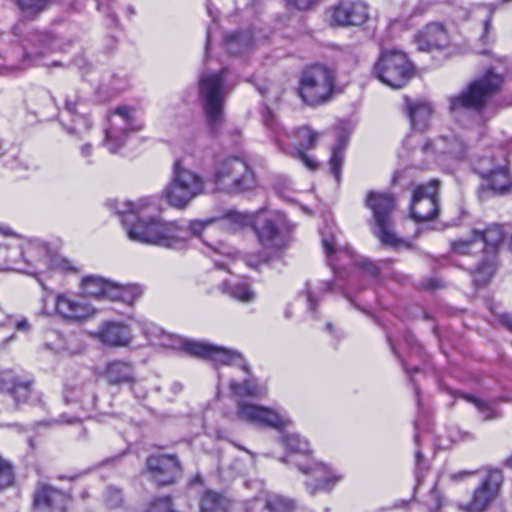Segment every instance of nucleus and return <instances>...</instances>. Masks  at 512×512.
Here are the masks:
<instances>
[{
  "instance_id": "nucleus-31",
  "label": "nucleus",
  "mask_w": 512,
  "mask_h": 512,
  "mask_svg": "<svg viewBox=\"0 0 512 512\" xmlns=\"http://www.w3.org/2000/svg\"><path fill=\"white\" fill-rule=\"evenodd\" d=\"M282 443L287 450H289V454L287 455V459L285 460L288 463L295 464L299 467V463L296 461L297 455H309L310 446L306 439L301 437L299 434H286L282 437Z\"/></svg>"
},
{
  "instance_id": "nucleus-41",
  "label": "nucleus",
  "mask_w": 512,
  "mask_h": 512,
  "mask_svg": "<svg viewBox=\"0 0 512 512\" xmlns=\"http://www.w3.org/2000/svg\"><path fill=\"white\" fill-rule=\"evenodd\" d=\"M479 245L477 238L474 236V230L469 238H461L452 242V250L461 255L469 254L475 246Z\"/></svg>"
},
{
  "instance_id": "nucleus-32",
  "label": "nucleus",
  "mask_w": 512,
  "mask_h": 512,
  "mask_svg": "<svg viewBox=\"0 0 512 512\" xmlns=\"http://www.w3.org/2000/svg\"><path fill=\"white\" fill-rule=\"evenodd\" d=\"M200 512H231V501L214 491H206L200 500Z\"/></svg>"
},
{
  "instance_id": "nucleus-9",
  "label": "nucleus",
  "mask_w": 512,
  "mask_h": 512,
  "mask_svg": "<svg viewBox=\"0 0 512 512\" xmlns=\"http://www.w3.org/2000/svg\"><path fill=\"white\" fill-rule=\"evenodd\" d=\"M413 74L414 67L407 55L398 50L383 51L373 67V75L393 89L404 87Z\"/></svg>"
},
{
  "instance_id": "nucleus-18",
  "label": "nucleus",
  "mask_w": 512,
  "mask_h": 512,
  "mask_svg": "<svg viewBox=\"0 0 512 512\" xmlns=\"http://www.w3.org/2000/svg\"><path fill=\"white\" fill-rule=\"evenodd\" d=\"M150 478L158 485H171L181 473L178 459L173 455L151 456L146 462Z\"/></svg>"
},
{
  "instance_id": "nucleus-16",
  "label": "nucleus",
  "mask_w": 512,
  "mask_h": 512,
  "mask_svg": "<svg viewBox=\"0 0 512 512\" xmlns=\"http://www.w3.org/2000/svg\"><path fill=\"white\" fill-rule=\"evenodd\" d=\"M367 19L368 7L361 1L341 0L327 11V21L335 27L361 25Z\"/></svg>"
},
{
  "instance_id": "nucleus-46",
  "label": "nucleus",
  "mask_w": 512,
  "mask_h": 512,
  "mask_svg": "<svg viewBox=\"0 0 512 512\" xmlns=\"http://www.w3.org/2000/svg\"><path fill=\"white\" fill-rule=\"evenodd\" d=\"M225 220H227L229 223L238 226V227H244L247 225L252 224L253 218L251 215L238 212V211H228L225 216Z\"/></svg>"
},
{
  "instance_id": "nucleus-49",
  "label": "nucleus",
  "mask_w": 512,
  "mask_h": 512,
  "mask_svg": "<svg viewBox=\"0 0 512 512\" xmlns=\"http://www.w3.org/2000/svg\"><path fill=\"white\" fill-rule=\"evenodd\" d=\"M465 152V144L458 138H453L449 141L448 153L455 157H462Z\"/></svg>"
},
{
  "instance_id": "nucleus-17",
  "label": "nucleus",
  "mask_w": 512,
  "mask_h": 512,
  "mask_svg": "<svg viewBox=\"0 0 512 512\" xmlns=\"http://www.w3.org/2000/svg\"><path fill=\"white\" fill-rule=\"evenodd\" d=\"M55 312L64 321L81 323L96 314V309L85 301H78L67 293L57 294L55 298Z\"/></svg>"
},
{
  "instance_id": "nucleus-13",
  "label": "nucleus",
  "mask_w": 512,
  "mask_h": 512,
  "mask_svg": "<svg viewBox=\"0 0 512 512\" xmlns=\"http://www.w3.org/2000/svg\"><path fill=\"white\" fill-rule=\"evenodd\" d=\"M235 416L240 421L277 430H283L292 423L287 416L273 409L245 400L237 401Z\"/></svg>"
},
{
  "instance_id": "nucleus-30",
  "label": "nucleus",
  "mask_w": 512,
  "mask_h": 512,
  "mask_svg": "<svg viewBox=\"0 0 512 512\" xmlns=\"http://www.w3.org/2000/svg\"><path fill=\"white\" fill-rule=\"evenodd\" d=\"M112 282L98 276H86L81 280V289L85 296L95 299H109Z\"/></svg>"
},
{
  "instance_id": "nucleus-22",
  "label": "nucleus",
  "mask_w": 512,
  "mask_h": 512,
  "mask_svg": "<svg viewBox=\"0 0 512 512\" xmlns=\"http://www.w3.org/2000/svg\"><path fill=\"white\" fill-rule=\"evenodd\" d=\"M318 139L319 133L308 126L299 127L295 131V157L310 170H315L318 164L312 156L307 154V151L316 147Z\"/></svg>"
},
{
  "instance_id": "nucleus-55",
  "label": "nucleus",
  "mask_w": 512,
  "mask_h": 512,
  "mask_svg": "<svg viewBox=\"0 0 512 512\" xmlns=\"http://www.w3.org/2000/svg\"><path fill=\"white\" fill-rule=\"evenodd\" d=\"M59 422L64 423V424L73 425V424H76L79 422V418H76V417L68 418L66 415H61Z\"/></svg>"
},
{
  "instance_id": "nucleus-2",
  "label": "nucleus",
  "mask_w": 512,
  "mask_h": 512,
  "mask_svg": "<svg viewBox=\"0 0 512 512\" xmlns=\"http://www.w3.org/2000/svg\"><path fill=\"white\" fill-rule=\"evenodd\" d=\"M143 334L154 345L172 349H183L192 356L208 359L215 364L236 365L243 363L242 355L235 350L215 346L207 342L183 339L164 331L154 324L144 326Z\"/></svg>"
},
{
  "instance_id": "nucleus-62",
  "label": "nucleus",
  "mask_w": 512,
  "mask_h": 512,
  "mask_svg": "<svg viewBox=\"0 0 512 512\" xmlns=\"http://www.w3.org/2000/svg\"><path fill=\"white\" fill-rule=\"evenodd\" d=\"M308 301H309L310 309H314V299L310 293L308 294Z\"/></svg>"
},
{
  "instance_id": "nucleus-52",
  "label": "nucleus",
  "mask_w": 512,
  "mask_h": 512,
  "mask_svg": "<svg viewBox=\"0 0 512 512\" xmlns=\"http://www.w3.org/2000/svg\"><path fill=\"white\" fill-rule=\"evenodd\" d=\"M92 154H93V147L90 143H85V144L81 145L80 155L82 158H84L86 160V163L88 165L93 164Z\"/></svg>"
},
{
  "instance_id": "nucleus-7",
  "label": "nucleus",
  "mask_w": 512,
  "mask_h": 512,
  "mask_svg": "<svg viewBox=\"0 0 512 512\" xmlns=\"http://www.w3.org/2000/svg\"><path fill=\"white\" fill-rule=\"evenodd\" d=\"M4 250L7 251L4 264L6 270L30 273L24 265L42 260L44 263H49L53 270L69 272L74 269L71 262L62 256L49 257L46 245L39 242L29 241L24 246H12Z\"/></svg>"
},
{
  "instance_id": "nucleus-61",
  "label": "nucleus",
  "mask_w": 512,
  "mask_h": 512,
  "mask_svg": "<svg viewBox=\"0 0 512 512\" xmlns=\"http://www.w3.org/2000/svg\"><path fill=\"white\" fill-rule=\"evenodd\" d=\"M503 465L512 470V454L504 460Z\"/></svg>"
},
{
  "instance_id": "nucleus-51",
  "label": "nucleus",
  "mask_w": 512,
  "mask_h": 512,
  "mask_svg": "<svg viewBox=\"0 0 512 512\" xmlns=\"http://www.w3.org/2000/svg\"><path fill=\"white\" fill-rule=\"evenodd\" d=\"M288 5L294 6L300 10H306L311 8L317 0H285Z\"/></svg>"
},
{
  "instance_id": "nucleus-27",
  "label": "nucleus",
  "mask_w": 512,
  "mask_h": 512,
  "mask_svg": "<svg viewBox=\"0 0 512 512\" xmlns=\"http://www.w3.org/2000/svg\"><path fill=\"white\" fill-rule=\"evenodd\" d=\"M476 172L483 178L487 179L489 188L496 192L502 193L506 191L511 185L510 175L504 167L498 169H490L480 162L477 165Z\"/></svg>"
},
{
  "instance_id": "nucleus-39",
  "label": "nucleus",
  "mask_w": 512,
  "mask_h": 512,
  "mask_svg": "<svg viewBox=\"0 0 512 512\" xmlns=\"http://www.w3.org/2000/svg\"><path fill=\"white\" fill-rule=\"evenodd\" d=\"M48 0H16L24 16L31 17L43 11Z\"/></svg>"
},
{
  "instance_id": "nucleus-63",
  "label": "nucleus",
  "mask_w": 512,
  "mask_h": 512,
  "mask_svg": "<svg viewBox=\"0 0 512 512\" xmlns=\"http://www.w3.org/2000/svg\"><path fill=\"white\" fill-rule=\"evenodd\" d=\"M415 456H416L417 462H420V460L422 459V453L420 451H417Z\"/></svg>"
},
{
  "instance_id": "nucleus-50",
  "label": "nucleus",
  "mask_w": 512,
  "mask_h": 512,
  "mask_svg": "<svg viewBox=\"0 0 512 512\" xmlns=\"http://www.w3.org/2000/svg\"><path fill=\"white\" fill-rule=\"evenodd\" d=\"M421 155H427L429 157H432L434 155L433 146L430 142H423L421 147L413 150V159H416Z\"/></svg>"
},
{
  "instance_id": "nucleus-3",
  "label": "nucleus",
  "mask_w": 512,
  "mask_h": 512,
  "mask_svg": "<svg viewBox=\"0 0 512 512\" xmlns=\"http://www.w3.org/2000/svg\"><path fill=\"white\" fill-rule=\"evenodd\" d=\"M206 193V179L191 169L185 159L173 162L170 179L161 191V197L175 209H186L196 198Z\"/></svg>"
},
{
  "instance_id": "nucleus-14",
  "label": "nucleus",
  "mask_w": 512,
  "mask_h": 512,
  "mask_svg": "<svg viewBox=\"0 0 512 512\" xmlns=\"http://www.w3.org/2000/svg\"><path fill=\"white\" fill-rule=\"evenodd\" d=\"M504 231L499 224H491L483 231L474 229V236L477 238L478 243L485 244L487 252L491 257L484 260L478 265L475 270V281L480 284H485L492 277L496 269L495 253L499 245L503 242Z\"/></svg>"
},
{
  "instance_id": "nucleus-56",
  "label": "nucleus",
  "mask_w": 512,
  "mask_h": 512,
  "mask_svg": "<svg viewBox=\"0 0 512 512\" xmlns=\"http://www.w3.org/2000/svg\"><path fill=\"white\" fill-rule=\"evenodd\" d=\"M416 142H423L422 140V136L421 135H410L406 140H405V145H411L413 143H416Z\"/></svg>"
},
{
  "instance_id": "nucleus-36",
  "label": "nucleus",
  "mask_w": 512,
  "mask_h": 512,
  "mask_svg": "<svg viewBox=\"0 0 512 512\" xmlns=\"http://www.w3.org/2000/svg\"><path fill=\"white\" fill-rule=\"evenodd\" d=\"M230 389L236 397H260L266 394V388L263 385L258 384L255 380L248 379L243 383L232 381L230 383Z\"/></svg>"
},
{
  "instance_id": "nucleus-57",
  "label": "nucleus",
  "mask_w": 512,
  "mask_h": 512,
  "mask_svg": "<svg viewBox=\"0 0 512 512\" xmlns=\"http://www.w3.org/2000/svg\"><path fill=\"white\" fill-rule=\"evenodd\" d=\"M501 321L509 330L512 331V316H510V315H503L501 317Z\"/></svg>"
},
{
  "instance_id": "nucleus-34",
  "label": "nucleus",
  "mask_w": 512,
  "mask_h": 512,
  "mask_svg": "<svg viewBox=\"0 0 512 512\" xmlns=\"http://www.w3.org/2000/svg\"><path fill=\"white\" fill-rule=\"evenodd\" d=\"M106 378L111 384L128 383L133 380V369L128 363L114 361L106 368Z\"/></svg>"
},
{
  "instance_id": "nucleus-11",
  "label": "nucleus",
  "mask_w": 512,
  "mask_h": 512,
  "mask_svg": "<svg viewBox=\"0 0 512 512\" xmlns=\"http://www.w3.org/2000/svg\"><path fill=\"white\" fill-rule=\"evenodd\" d=\"M504 482L501 469L489 467L485 470L471 500L461 508L467 512L485 511L500 495Z\"/></svg>"
},
{
  "instance_id": "nucleus-64",
  "label": "nucleus",
  "mask_w": 512,
  "mask_h": 512,
  "mask_svg": "<svg viewBox=\"0 0 512 512\" xmlns=\"http://www.w3.org/2000/svg\"><path fill=\"white\" fill-rule=\"evenodd\" d=\"M1 232L4 234V235H11V231L9 229H2Z\"/></svg>"
},
{
  "instance_id": "nucleus-59",
  "label": "nucleus",
  "mask_w": 512,
  "mask_h": 512,
  "mask_svg": "<svg viewBox=\"0 0 512 512\" xmlns=\"http://www.w3.org/2000/svg\"><path fill=\"white\" fill-rule=\"evenodd\" d=\"M76 106H77V103H76V102H73V101H70V100H67V101H66V109H67L70 113L74 114V113H76V112H77V110H76Z\"/></svg>"
},
{
  "instance_id": "nucleus-6",
  "label": "nucleus",
  "mask_w": 512,
  "mask_h": 512,
  "mask_svg": "<svg viewBox=\"0 0 512 512\" xmlns=\"http://www.w3.org/2000/svg\"><path fill=\"white\" fill-rule=\"evenodd\" d=\"M501 84V76L488 71L482 77L471 82L459 94L449 97V111L454 116H458L462 112L479 114L491 95L499 90Z\"/></svg>"
},
{
  "instance_id": "nucleus-1",
  "label": "nucleus",
  "mask_w": 512,
  "mask_h": 512,
  "mask_svg": "<svg viewBox=\"0 0 512 512\" xmlns=\"http://www.w3.org/2000/svg\"><path fill=\"white\" fill-rule=\"evenodd\" d=\"M156 210L150 197L136 201L126 200L118 203L117 211L130 240L165 248L180 249L186 247L185 231L176 222H167L149 215Z\"/></svg>"
},
{
  "instance_id": "nucleus-19",
  "label": "nucleus",
  "mask_w": 512,
  "mask_h": 512,
  "mask_svg": "<svg viewBox=\"0 0 512 512\" xmlns=\"http://www.w3.org/2000/svg\"><path fill=\"white\" fill-rule=\"evenodd\" d=\"M299 470L314 478V484L307 483V486L311 490V494H314L317 490L330 491L344 477L338 470L316 461H310L308 464L299 465Z\"/></svg>"
},
{
  "instance_id": "nucleus-21",
  "label": "nucleus",
  "mask_w": 512,
  "mask_h": 512,
  "mask_svg": "<svg viewBox=\"0 0 512 512\" xmlns=\"http://www.w3.org/2000/svg\"><path fill=\"white\" fill-rule=\"evenodd\" d=\"M71 498L50 485H41L35 493L34 505L39 512H66Z\"/></svg>"
},
{
  "instance_id": "nucleus-48",
  "label": "nucleus",
  "mask_w": 512,
  "mask_h": 512,
  "mask_svg": "<svg viewBox=\"0 0 512 512\" xmlns=\"http://www.w3.org/2000/svg\"><path fill=\"white\" fill-rule=\"evenodd\" d=\"M105 501L110 508H117L123 502L122 493L115 487H109L106 491Z\"/></svg>"
},
{
  "instance_id": "nucleus-38",
  "label": "nucleus",
  "mask_w": 512,
  "mask_h": 512,
  "mask_svg": "<svg viewBox=\"0 0 512 512\" xmlns=\"http://www.w3.org/2000/svg\"><path fill=\"white\" fill-rule=\"evenodd\" d=\"M221 290L224 293H229L234 299L244 303L251 302L255 298V293L245 282H235L233 284L224 282L221 285Z\"/></svg>"
},
{
  "instance_id": "nucleus-4",
  "label": "nucleus",
  "mask_w": 512,
  "mask_h": 512,
  "mask_svg": "<svg viewBox=\"0 0 512 512\" xmlns=\"http://www.w3.org/2000/svg\"><path fill=\"white\" fill-rule=\"evenodd\" d=\"M213 191L225 195H239L257 187V178L249 164L241 157L218 159L209 178Z\"/></svg>"
},
{
  "instance_id": "nucleus-20",
  "label": "nucleus",
  "mask_w": 512,
  "mask_h": 512,
  "mask_svg": "<svg viewBox=\"0 0 512 512\" xmlns=\"http://www.w3.org/2000/svg\"><path fill=\"white\" fill-rule=\"evenodd\" d=\"M33 380L13 370L0 372V391L13 398L16 403H26L32 394Z\"/></svg>"
},
{
  "instance_id": "nucleus-43",
  "label": "nucleus",
  "mask_w": 512,
  "mask_h": 512,
  "mask_svg": "<svg viewBox=\"0 0 512 512\" xmlns=\"http://www.w3.org/2000/svg\"><path fill=\"white\" fill-rule=\"evenodd\" d=\"M263 121L265 126L275 133V141L278 143L279 146H281L283 144V141L281 139L283 128L278 124L274 114L270 110L266 109L264 111Z\"/></svg>"
},
{
  "instance_id": "nucleus-60",
  "label": "nucleus",
  "mask_w": 512,
  "mask_h": 512,
  "mask_svg": "<svg viewBox=\"0 0 512 512\" xmlns=\"http://www.w3.org/2000/svg\"><path fill=\"white\" fill-rule=\"evenodd\" d=\"M265 259H259L257 261L247 260V264L253 268H256L260 263L264 262Z\"/></svg>"
},
{
  "instance_id": "nucleus-44",
  "label": "nucleus",
  "mask_w": 512,
  "mask_h": 512,
  "mask_svg": "<svg viewBox=\"0 0 512 512\" xmlns=\"http://www.w3.org/2000/svg\"><path fill=\"white\" fill-rule=\"evenodd\" d=\"M146 512H178L174 509L172 499L169 496L154 499Z\"/></svg>"
},
{
  "instance_id": "nucleus-58",
  "label": "nucleus",
  "mask_w": 512,
  "mask_h": 512,
  "mask_svg": "<svg viewBox=\"0 0 512 512\" xmlns=\"http://www.w3.org/2000/svg\"><path fill=\"white\" fill-rule=\"evenodd\" d=\"M16 327L18 330H28L29 323L26 319H22L16 323Z\"/></svg>"
},
{
  "instance_id": "nucleus-47",
  "label": "nucleus",
  "mask_w": 512,
  "mask_h": 512,
  "mask_svg": "<svg viewBox=\"0 0 512 512\" xmlns=\"http://www.w3.org/2000/svg\"><path fill=\"white\" fill-rule=\"evenodd\" d=\"M344 155L340 149H334L330 159L331 173L337 181L340 180L341 167L343 164Z\"/></svg>"
},
{
  "instance_id": "nucleus-8",
  "label": "nucleus",
  "mask_w": 512,
  "mask_h": 512,
  "mask_svg": "<svg viewBox=\"0 0 512 512\" xmlns=\"http://www.w3.org/2000/svg\"><path fill=\"white\" fill-rule=\"evenodd\" d=\"M226 70L219 73L204 74L199 79V97L211 131L216 132L224 121V100L226 90L224 76Z\"/></svg>"
},
{
  "instance_id": "nucleus-10",
  "label": "nucleus",
  "mask_w": 512,
  "mask_h": 512,
  "mask_svg": "<svg viewBox=\"0 0 512 512\" xmlns=\"http://www.w3.org/2000/svg\"><path fill=\"white\" fill-rule=\"evenodd\" d=\"M366 205L373 212L375 223L374 234L384 245L398 246L400 240L391 230V213L395 208V199L391 194L369 192Z\"/></svg>"
},
{
  "instance_id": "nucleus-23",
  "label": "nucleus",
  "mask_w": 512,
  "mask_h": 512,
  "mask_svg": "<svg viewBox=\"0 0 512 512\" xmlns=\"http://www.w3.org/2000/svg\"><path fill=\"white\" fill-rule=\"evenodd\" d=\"M418 48L422 51L446 48L450 37L446 28L440 23H430L415 36Z\"/></svg>"
},
{
  "instance_id": "nucleus-45",
  "label": "nucleus",
  "mask_w": 512,
  "mask_h": 512,
  "mask_svg": "<svg viewBox=\"0 0 512 512\" xmlns=\"http://www.w3.org/2000/svg\"><path fill=\"white\" fill-rule=\"evenodd\" d=\"M14 479L12 466L0 457V490L12 485Z\"/></svg>"
},
{
  "instance_id": "nucleus-37",
  "label": "nucleus",
  "mask_w": 512,
  "mask_h": 512,
  "mask_svg": "<svg viewBox=\"0 0 512 512\" xmlns=\"http://www.w3.org/2000/svg\"><path fill=\"white\" fill-rule=\"evenodd\" d=\"M252 46V38L248 33H232L225 38V47L232 55L248 51Z\"/></svg>"
},
{
  "instance_id": "nucleus-26",
  "label": "nucleus",
  "mask_w": 512,
  "mask_h": 512,
  "mask_svg": "<svg viewBox=\"0 0 512 512\" xmlns=\"http://www.w3.org/2000/svg\"><path fill=\"white\" fill-rule=\"evenodd\" d=\"M216 218H206L204 220H191L188 224L187 229L182 228L185 231V237L190 233L192 236L201 238L202 241L209 247L211 252L219 253L225 256H231L232 252L229 247L224 244L218 242L217 244L210 243L207 239L204 238L205 230L210 227L212 224L216 222ZM188 242V238H186V243Z\"/></svg>"
},
{
  "instance_id": "nucleus-33",
  "label": "nucleus",
  "mask_w": 512,
  "mask_h": 512,
  "mask_svg": "<svg viewBox=\"0 0 512 512\" xmlns=\"http://www.w3.org/2000/svg\"><path fill=\"white\" fill-rule=\"evenodd\" d=\"M142 293L143 289L139 285L131 284L123 286L112 282L109 299L132 305Z\"/></svg>"
},
{
  "instance_id": "nucleus-29",
  "label": "nucleus",
  "mask_w": 512,
  "mask_h": 512,
  "mask_svg": "<svg viewBox=\"0 0 512 512\" xmlns=\"http://www.w3.org/2000/svg\"><path fill=\"white\" fill-rule=\"evenodd\" d=\"M283 217L280 214L266 217L261 226L256 228L258 237L264 246H276L274 241L277 239L280 229L283 225Z\"/></svg>"
},
{
  "instance_id": "nucleus-54",
  "label": "nucleus",
  "mask_w": 512,
  "mask_h": 512,
  "mask_svg": "<svg viewBox=\"0 0 512 512\" xmlns=\"http://www.w3.org/2000/svg\"><path fill=\"white\" fill-rule=\"evenodd\" d=\"M480 162H482V163H483V165H484L485 167L490 168V169H498V168L500 167V166H496V165L494 164V160H493V158H490V157H483V158L479 159V160L476 162V164H475V168H474L475 170H476V168H477V165H478Z\"/></svg>"
},
{
  "instance_id": "nucleus-35",
  "label": "nucleus",
  "mask_w": 512,
  "mask_h": 512,
  "mask_svg": "<svg viewBox=\"0 0 512 512\" xmlns=\"http://www.w3.org/2000/svg\"><path fill=\"white\" fill-rule=\"evenodd\" d=\"M322 246L326 255L329 266L335 269L336 262L342 256L352 257V252L347 247H339L335 235L322 237Z\"/></svg>"
},
{
  "instance_id": "nucleus-53",
  "label": "nucleus",
  "mask_w": 512,
  "mask_h": 512,
  "mask_svg": "<svg viewBox=\"0 0 512 512\" xmlns=\"http://www.w3.org/2000/svg\"><path fill=\"white\" fill-rule=\"evenodd\" d=\"M362 266L371 275L376 276L378 274V267L373 262L365 260L362 262Z\"/></svg>"
},
{
  "instance_id": "nucleus-12",
  "label": "nucleus",
  "mask_w": 512,
  "mask_h": 512,
  "mask_svg": "<svg viewBox=\"0 0 512 512\" xmlns=\"http://www.w3.org/2000/svg\"><path fill=\"white\" fill-rule=\"evenodd\" d=\"M142 127V122L135 117L132 108L118 107L110 118V127L105 130L103 144L110 152L116 153L123 145L127 133L140 130Z\"/></svg>"
},
{
  "instance_id": "nucleus-15",
  "label": "nucleus",
  "mask_w": 512,
  "mask_h": 512,
  "mask_svg": "<svg viewBox=\"0 0 512 512\" xmlns=\"http://www.w3.org/2000/svg\"><path fill=\"white\" fill-rule=\"evenodd\" d=\"M439 182L436 179L414 188L411 200V217L417 221L433 219L438 213L437 192Z\"/></svg>"
},
{
  "instance_id": "nucleus-24",
  "label": "nucleus",
  "mask_w": 512,
  "mask_h": 512,
  "mask_svg": "<svg viewBox=\"0 0 512 512\" xmlns=\"http://www.w3.org/2000/svg\"><path fill=\"white\" fill-rule=\"evenodd\" d=\"M96 337L101 343L111 347H126L133 340L130 327L122 322L104 323Z\"/></svg>"
},
{
  "instance_id": "nucleus-28",
  "label": "nucleus",
  "mask_w": 512,
  "mask_h": 512,
  "mask_svg": "<svg viewBox=\"0 0 512 512\" xmlns=\"http://www.w3.org/2000/svg\"><path fill=\"white\" fill-rule=\"evenodd\" d=\"M405 106L413 128L422 129L428 125L432 115L430 103L423 100L412 101L406 97Z\"/></svg>"
},
{
  "instance_id": "nucleus-25",
  "label": "nucleus",
  "mask_w": 512,
  "mask_h": 512,
  "mask_svg": "<svg viewBox=\"0 0 512 512\" xmlns=\"http://www.w3.org/2000/svg\"><path fill=\"white\" fill-rule=\"evenodd\" d=\"M253 485L258 491L259 495L255 500H262L265 503V508L269 512H294L295 505L291 499L275 493H264L263 482L260 480L247 481L246 486Z\"/></svg>"
},
{
  "instance_id": "nucleus-42",
  "label": "nucleus",
  "mask_w": 512,
  "mask_h": 512,
  "mask_svg": "<svg viewBox=\"0 0 512 512\" xmlns=\"http://www.w3.org/2000/svg\"><path fill=\"white\" fill-rule=\"evenodd\" d=\"M473 13L476 19H483L484 34L482 36V39H484L486 38L490 28V21L494 13V8L492 7V5H479L475 8Z\"/></svg>"
},
{
  "instance_id": "nucleus-5",
  "label": "nucleus",
  "mask_w": 512,
  "mask_h": 512,
  "mask_svg": "<svg viewBox=\"0 0 512 512\" xmlns=\"http://www.w3.org/2000/svg\"><path fill=\"white\" fill-rule=\"evenodd\" d=\"M335 87V71L325 65L316 64L302 71L297 93L305 104L318 106L332 98Z\"/></svg>"
},
{
  "instance_id": "nucleus-40",
  "label": "nucleus",
  "mask_w": 512,
  "mask_h": 512,
  "mask_svg": "<svg viewBox=\"0 0 512 512\" xmlns=\"http://www.w3.org/2000/svg\"><path fill=\"white\" fill-rule=\"evenodd\" d=\"M464 398L478 409L484 420H490L498 417L497 410L489 403L470 395H464Z\"/></svg>"
}]
</instances>
